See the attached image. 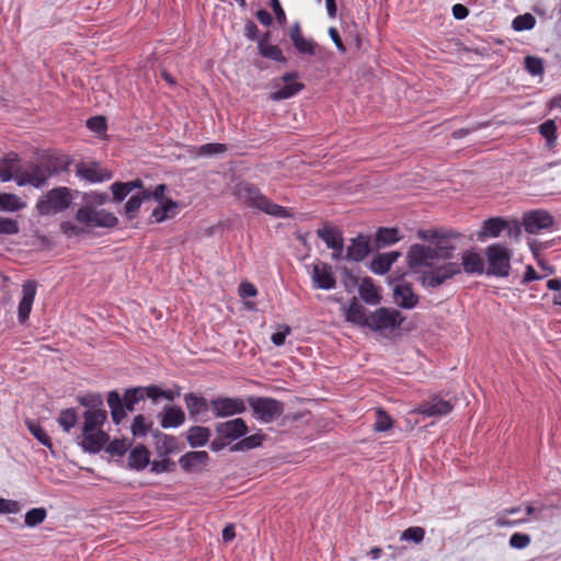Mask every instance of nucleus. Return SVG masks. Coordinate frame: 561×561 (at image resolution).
Listing matches in <instances>:
<instances>
[{"instance_id": "15", "label": "nucleus", "mask_w": 561, "mask_h": 561, "mask_svg": "<svg viewBox=\"0 0 561 561\" xmlns=\"http://www.w3.org/2000/svg\"><path fill=\"white\" fill-rule=\"evenodd\" d=\"M453 410V404L449 401L434 396L430 400L420 404L414 412L426 416H442L446 415Z\"/></svg>"}, {"instance_id": "6", "label": "nucleus", "mask_w": 561, "mask_h": 561, "mask_svg": "<svg viewBox=\"0 0 561 561\" xmlns=\"http://www.w3.org/2000/svg\"><path fill=\"white\" fill-rule=\"evenodd\" d=\"M71 202L72 194L70 188L65 186L55 187L38 199L36 210L41 216L56 215L66 210Z\"/></svg>"}, {"instance_id": "29", "label": "nucleus", "mask_w": 561, "mask_h": 561, "mask_svg": "<svg viewBox=\"0 0 561 561\" xmlns=\"http://www.w3.org/2000/svg\"><path fill=\"white\" fill-rule=\"evenodd\" d=\"M185 422V414L181 408L165 407L161 416L163 428L179 427Z\"/></svg>"}, {"instance_id": "18", "label": "nucleus", "mask_w": 561, "mask_h": 561, "mask_svg": "<svg viewBox=\"0 0 561 561\" xmlns=\"http://www.w3.org/2000/svg\"><path fill=\"white\" fill-rule=\"evenodd\" d=\"M370 252L369 238L365 236H357L351 239L350 245L346 249V260L352 262H362Z\"/></svg>"}, {"instance_id": "42", "label": "nucleus", "mask_w": 561, "mask_h": 561, "mask_svg": "<svg viewBox=\"0 0 561 561\" xmlns=\"http://www.w3.org/2000/svg\"><path fill=\"white\" fill-rule=\"evenodd\" d=\"M47 516V512L44 507H36L32 508L28 512H26L24 517L25 526L27 527H35L39 524H42Z\"/></svg>"}, {"instance_id": "64", "label": "nucleus", "mask_w": 561, "mask_h": 561, "mask_svg": "<svg viewBox=\"0 0 561 561\" xmlns=\"http://www.w3.org/2000/svg\"><path fill=\"white\" fill-rule=\"evenodd\" d=\"M451 11H453V15L456 20H463L469 14V10L460 3L455 4L453 7Z\"/></svg>"}, {"instance_id": "38", "label": "nucleus", "mask_w": 561, "mask_h": 561, "mask_svg": "<svg viewBox=\"0 0 561 561\" xmlns=\"http://www.w3.org/2000/svg\"><path fill=\"white\" fill-rule=\"evenodd\" d=\"M458 236H459L458 233L447 232V231L438 230V229L420 230L417 232V237L422 240L430 241V240L436 239L437 240L436 244L439 243L440 241L449 242L448 239H455Z\"/></svg>"}, {"instance_id": "47", "label": "nucleus", "mask_w": 561, "mask_h": 561, "mask_svg": "<svg viewBox=\"0 0 561 561\" xmlns=\"http://www.w3.org/2000/svg\"><path fill=\"white\" fill-rule=\"evenodd\" d=\"M425 530L422 527L413 526L407 528L400 536L401 541H411L420 543L424 540Z\"/></svg>"}, {"instance_id": "9", "label": "nucleus", "mask_w": 561, "mask_h": 561, "mask_svg": "<svg viewBox=\"0 0 561 561\" xmlns=\"http://www.w3.org/2000/svg\"><path fill=\"white\" fill-rule=\"evenodd\" d=\"M248 402L253 415L264 423L273 422L284 412L283 403L272 398L249 397Z\"/></svg>"}, {"instance_id": "36", "label": "nucleus", "mask_w": 561, "mask_h": 561, "mask_svg": "<svg viewBox=\"0 0 561 561\" xmlns=\"http://www.w3.org/2000/svg\"><path fill=\"white\" fill-rule=\"evenodd\" d=\"M260 54L268 59H273L277 62L285 64L286 58L284 57L280 48L276 45H271L266 39H261L257 45Z\"/></svg>"}, {"instance_id": "21", "label": "nucleus", "mask_w": 561, "mask_h": 561, "mask_svg": "<svg viewBox=\"0 0 561 561\" xmlns=\"http://www.w3.org/2000/svg\"><path fill=\"white\" fill-rule=\"evenodd\" d=\"M344 316L347 322L358 327H368L369 316L366 314V309L354 297L347 308H344Z\"/></svg>"}, {"instance_id": "26", "label": "nucleus", "mask_w": 561, "mask_h": 561, "mask_svg": "<svg viewBox=\"0 0 561 561\" xmlns=\"http://www.w3.org/2000/svg\"><path fill=\"white\" fill-rule=\"evenodd\" d=\"M317 236L331 250H340L342 242H344L342 232L327 225L317 230Z\"/></svg>"}, {"instance_id": "25", "label": "nucleus", "mask_w": 561, "mask_h": 561, "mask_svg": "<svg viewBox=\"0 0 561 561\" xmlns=\"http://www.w3.org/2000/svg\"><path fill=\"white\" fill-rule=\"evenodd\" d=\"M358 294L364 302L376 306L381 301L379 289L370 277H365L358 286Z\"/></svg>"}, {"instance_id": "31", "label": "nucleus", "mask_w": 561, "mask_h": 561, "mask_svg": "<svg viewBox=\"0 0 561 561\" xmlns=\"http://www.w3.org/2000/svg\"><path fill=\"white\" fill-rule=\"evenodd\" d=\"M211 432L208 427L204 426H192L187 431V443L191 447H203L205 446L209 438H210Z\"/></svg>"}, {"instance_id": "12", "label": "nucleus", "mask_w": 561, "mask_h": 561, "mask_svg": "<svg viewBox=\"0 0 561 561\" xmlns=\"http://www.w3.org/2000/svg\"><path fill=\"white\" fill-rule=\"evenodd\" d=\"M216 417H228L245 412L247 407L241 398L218 397L209 401Z\"/></svg>"}, {"instance_id": "40", "label": "nucleus", "mask_w": 561, "mask_h": 561, "mask_svg": "<svg viewBox=\"0 0 561 561\" xmlns=\"http://www.w3.org/2000/svg\"><path fill=\"white\" fill-rule=\"evenodd\" d=\"M57 422L60 427L68 433L78 422L75 409H65L60 411Z\"/></svg>"}, {"instance_id": "59", "label": "nucleus", "mask_w": 561, "mask_h": 561, "mask_svg": "<svg viewBox=\"0 0 561 561\" xmlns=\"http://www.w3.org/2000/svg\"><path fill=\"white\" fill-rule=\"evenodd\" d=\"M87 126L92 131L102 133L106 129V122L103 116H94L87 121Z\"/></svg>"}, {"instance_id": "28", "label": "nucleus", "mask_w": 561, "mask_h": 561, "mask_svg": "<svg viewBox=\"0 0 561 561\" xmlns=\"http://www.w3.org/2000/svg\"><path fill=\"white\" fill-rule=\"evenodd\" d=\"M208 461V454L204 450L188 451L180 457L179 463L184 471H193L197 466H204Z\"/></svg>"}, {"instance_id": "2", "label": "nucleus", "mask_w": 561, "mask_h": 561, "mask_svg": "<svg viewBox=\"0 0 561 561\" xmlns=\"http://www.w3.org/2000/svg\"><path fill=\"white\" fill-rule=\"evenodd\" d=\"M106 420L107 412L104 409L87 410L83 413L80 446L84 451L96 454L107 443L108 435L102 428Z\"/></svg>"}, {"instance_id": "43", "label": "nucleus", "mask_w": 561, "mask_h": 561, "mask_svg": "<svg viewBox=\"0 0 561 561\" xmlns=\"http://www.w3.org/2000/svg\"><path fill=\"white\" fill-rule=\"evenodd\" d=\"M535 24H536L535 16L533 14H530V13H525V14H522V15H517L513 20L512 27L516 32H522V31L531 30L535 26Z\"/></svg>"}, {"instance_id": "8", "label": "nucleus", "mask_w": 561, "mask_h": 561, "mask_svg": "<svg viewBox=\"0 0 561 561\" xmlns=\"http://www.w3.org/2000/svg\"><path fill=\"white\" fill-rule=\"evenodd\" d=\"M76 219L88 228H114L118 224L113 213L91 205L81 206L76 213Z\"/></svg>"}, {"instance_id": "41", "label": "nucleus", "mask_w": 561, "mask_h": 561, "mask_svg": "<svg viewBox=\"0 0 561 561\" xmlns=\"http://www.w3.org/2000/svg\"><path fill=\"white\" fill-rule=\"evenodd\" d=\"M152 426V422H147L142 414H138L134 417L130 431L134 436L142 437L146 436Z\"/></svg>"}, {"instance_id": "50", "label": "nucleus", "mask_w": 561, "mask_h": 561, "mask_svg": "<svg viewBox=\"0 0 561 561\" xmlns=\"http://www.w3.org/2000/svg\"><path fill=\"white\" fill-rule=\"evenodd\" d=\"M377 421L374 424L376 432H386L392 426L391 417L381 409L377 410Z\"/></svg>"}, {"instance_id": "57", "label": "nucleus", "mask_w": 561, "mask_h": 561, "mask_svg": "<svg viewBox=\"0 0 561 561\" xmlns=\"http://www.w3.org/2000/svg\"><path fill=\"white\" fill-rule=\"evenodd\" d=\"M84 205H91L93 207L104 205L108 201V195L105 193H90L85 194Z\"/></svg>"}, {"instance_id": "34", "label": "nucleus", "mask_w": 561, "mask_h": 561, "mask_svg": "<svg viewBox=\"0 0 561 561\" xmlns=\"http://www.w3.org/2000/svg\"><path fill=\"white\" fill-rule=\"evenodd\" d=\"M150 198V191L142 190L135 195H133L127 203L125 204V214L128 219H133L136 216L137 210L140 208L141 204Z\"/></svg>"}, {"instance_id": "53", "label": "nucleus", "mask_w": 561, "mask_h": 561, "mask_svg": "<svg viewBox=\"0 0 561 561\" xmlns=\"http://www.w3.org/2000/svg\"><path fill=\"white\" fill-rule=\"evenodd\" d=\"M79 402L88 408V410L92 409H103V399L100 394H88L79 398Z\"/></svg>"}, {"instance_id": "51", "label": "nucleus", "mask_w": 561, "mask_h": 561, "mask_svg": "<svg viewBox=\"0 0 561 561\" xmlns=\"http://www.w3.org/2000/svg\"><path fill=\"white\" fill-rule=\"evenodd\" d=\"M60 230L68 238L79 237L85 232L84 228L78 226L72 221H62L60 224Z\"/></svg>"}, {"instance_id": "58", "label": "nucleus", "mask_w": 561, "mask_h": 561, "mask_svg": "<svg viewBox=\"0 0 561 561\" xmlns=\"http://www.w3.org/2000/svg\"><path fill=\"white\" fill-rule=\"evenodd\" d=\"M19 232V225L14 219L0 217V233L1 234H16Z\"/></svg>"}, {"instance_id": "11", "label": "nucleus", "mask_w": 561, "mask_h": 561, "mask_svg": "<svg viewBox=\"0 0 561 561\" xmlns=\"http://www.w3.org/2000/svg\"><path fill=\"white\" fill-rule=\"evenodd\" d=\"M504 230H507L508 237L518 238L520 234V228L517 222H511L495 217L483 222V226L479 231V239H484L486 237L496 238Z\"/></svg>"}, {"instance_id": "20", "label": "nucleus", "mask_w": 561, "mask_h": 561, "mask_svg": "<svg viewBox=\"0 0 561 561\" xmlns=\"http://www.w3.org/2000/svg\"><path fill=\"white\" fill-rule=\"evenodd\" d=\"M77 175L81 179H84L91 183H99L103 182L105 180H110L112 178V174L102 170L99 164L91 163H79L77 164Z\"/></svg>"}, {"instance_id": "61", "label": "nucleus", "mask_w": 561, "mask_h": 561, "mask_svg": "<svg viewBox=\"0 0 561 561\" xmlns=\"http://www.w3.org/2000/svg\"><path fill=\"white\" fill-rule=\"evenodd\" d=\"M290 328L288 325L283 327V331L275 332L271 336V341L274 345L280 346L285 343L286 336L290 333Z\"/></svg>"}, {"instance_id": "30", "label": "nucleus", "mask_w": 561, "mask_h": 561, "mask_svg": "<svg viewBox=\"0 0 561 561\" xmlns=\"http://www.w3.org/2000/svg\"><path fill=\"white\" fill-rule=\"evenodd\" d=\"M178 203L167 198L165 202L160 203V205L154 208L151 213V221L153 222H162L168 218H173L176 215Z\"/></svg>"}, {"instance_id": "27", "label": "nucleus", "mask_w": 561, "mask_h": 561, "mask_svg": "<svg viewBox=\"0 0 561 561\" xmlns=\"http://www.w3.org/2000/svg\"><path fill=\"white\" fill-rule=\"evenodd\" d=\"M400 252L392 251L378 254L370 263V270L378 275L386 274L391 265L398 260Z\"/></svg>"}, {"instance_id": "32", "label": "nucleus", "mask_w": 561, "mask_h": 561, "mask_svg": "<svg viewBox=\"0 0 561 561\" xmlns=\"http://www.w3.org/2000/svg\"><path fill=\"white\" fill-rule=\"evenodd\" d=\"M149 463V451L142 445L136 446L129 453L128 466L136 470L145 469Z\"/></svg>"}, {"instance_id": "56", "label": "nucleus", "mask_w": 561, "mask_h": 561, "mask_svg": "<svg viewBox=\"0 0 561 561\" xmlns=\"http://www.w3.org/2000/svg\"><path fill=\"white\" fill-rule=\"evenodd\" d=\"M21 510L18 501L0 497V514H18Z\"/></svg>"}, {"instance_id": "39", "label": "nucleus", "mask_w": 561, "mask_h": 561, "mask_svg": "<svg viewBox=\"0 0 561 561\" xmlns=\"http://www.w3.org/2000/svg\"><path fill=\"white\" fill-rule=\"evenodd\" d=\"M378 247H387L399 240L396 228H379L375 237Z\"/></svg>"}, {"instance_id": "45", "label": "nucleus", "mask_w": 561, "mask_h": 561, "mask_svg": "<svg viewBox=\"0 0 561 561\" xmlns=\"http://www.w3.org/2000/svg\"><path fill=\"white\" fill-rule=\"evenodd\" d=\"M264 436L261 434H253L242 438L238 442L231 450H248L260 446L263 442Z\"/></svg>"}, {"instance_id": "22", "label": "nucleus", "mask_w": 561, "mask_h": 561, "mask_svg": "<svg viewBox=\"0 0 561 561\" xmlns=\"http://www.w3.org/2000/svg\"><path fill=\"white\" fill-rule=\"evenodd\" d=\"M19 161L18 154L13 152L0 158V179L2 182H8L12 179L15 180L16 174L22 171Z\"/></svg>"}, {"instance_id": "49", "label": "nucleus", "mask_w": 561, "mask_h": 561, "mask_svg": "<svg viewBox=\"0 0 561 561\" xmlns=\"http://www.w3.org/2000/svg\"><path fill=\"white\" fill-rule=\"evenodd\" d=\"M525 68L533 76H540L543 73V62L539 57L527 56L525 58Z\"/></svg>"}, {"instance_id": "44", "label": "nucleus", "mask_w": 561, "mask_h": 561, "mask_svg": "<svg viewBox=\"0 0 561 561\" xmlns=\"http://www.w3.org/2000/svg\"><path fill=\"white\" fill-rule=\"evenodd\" d=\"M26 426L31 434L44 446L51 448L53 444L50 437L42 428V426L33 421H26Z\"/></svg>"}, {"instance_id": "13", "label": "nucleus", "mask_w": 561, "mask_h": 561, "mask_svg": "<svg viewBox=\"0 0 561 561\" xmlns=\"http://www.w3.org/2000/svg\"><path fill=\"white\" fill-rule=\"evenodd\" d=\"M311 279L313 287L318 289L330 290L336 285L332 267L328 263L314 264L312 267Z\"/></svg>"}, {"instance_id": "54", "label": "nucleus", "mask_w": 561, "mask_h": 561, "mask_svg": "<svg viewBox=\"0 0 561 561\" xmlns=\"http://www.w3.org/2000/svg\"><path fill=\"white\" fill-rule=\"evenodd\" d=\"M129 448L125 439H114L107 445L106 451L111 455L123 456Z\"/></svg>"}, {"instance_id": "1", "label": "nucleus", "mask_w": 561, "mask_h": 561, "mask_svg": "<svg viewBox=\"0 0 561 561\" xmlns=\"http://www.w3.org/2000/svg\"><path fill=\"white\" fill-rule=\"evenodd\" d=\"M455 245L440 241L435 247L414 244L408 252V264L419 274L417 280L424 288H438L461 273L460 264L453 259Z\"/></svg>"}, {"instance_id": "37", "label": "nucleus", "mask_w": 561, "mask_h": 561, "mask_svg": "<svg viewBox=\"0 0 561 561\" xmlns=\"http://www.w3.org/2000/svg\"><path fill=\"white\" fill-rule=\"evenodd\" d=\"M304 89V84L300 82H291L285 84L283 88L271 93L270 99L273 101H282L289 99L300 92Z\"/></svg>"}, {"instance_id": "46", "label": "nucleus", "mask_w": 561, "mask_h": 561, "mask_svg": "<svg viewBox=\"0 0 561 561\" xmlns=\"http://www.w3.org/2000/svg\"><path fill=\"white\" fill-rule=\"evenodd\" d=\"M556 131L557 126L552 119H548L539 126V133L546 138L549 148H551L556 142Z\"/></svg>"}, {"instance_id": "62", "label": "nucleus", "mask_w": 561, "mask_h": 561, "mask_svg": "<svg viewBox=\"0 0 561 561\" xmlns=\"http://www.w3.org/2000/svg\"><path fill=\"white\" fill-rule=\"evenodd\" d=\"M239 294L242 298L254 297L256 296L257 290L254 285L245 282L240 284Z\"/></svg>"}, {"instance_id": "63", "label": "nucleus", "mask_w": 561, "mask_h": 561, "mask_svg": "<svg viewBox=\"0 0 561 561\" xmlns=\"http://www.w3.org/2000/svg\"><path fill=\"white\" fill-rule=\"evenodd\" d=\"M271 7L276 15V20L280 25H284L286 22V15L285 12L279 3L278 0H271Z\"/></svg>"}, {"instance_id": "35", "label": "nucleus", "mask_w": 561, "mask_h": 561, "mask_svg": "<svg viewBox=\"0 0 561 561\" xmlns=\"http://www.w3.org/2000/svg\"><path fill=\"white\" fill-rule=\"evenodd\" d=\"M26 207V204L15 194L0 193V210L18 211Z\"/></svg>"}, {"instance_id": "5", "label": "nucleus", "mask_w": 561, "mask_h": 561, "mask_svg": "<svg viewBox=\"0 0 561 561\" xmlns=\"http://www.w3.org/2000/svg\"><path fill=\"white\" fill-rule=\"evenodd\" d=\"M142 400V390L138 387L127 389L123 397H121L116 390L110 391L107 394V404L113 422L119 424L126 417V412L133 411L135 405Z\"/></svg>"}, {"instance_id": "24", "label": "nucleus", "mask_w": 561, "mask_h": 561, "mask_svg": "<svg viewBox=\"0 0 561 561\" xmlns=\"http://www.w3.org/2000/svg\"><path fill=\"white\" fill-rule=\"evenodd\" d=\"M460 268L468 274H482L484 273V262L479 253L472 251H465L461 254Z\"/></svg>"}, {"instance_id": "17", "label": "nucleus", "mask_w": 561, "mask_h": 561, "mask_svg": "<svg viewBox=\"0 0 561 561\" xmlns=\"http://www.w3.org/2000/svg\"><path fill=\"white\" fill-rule=\"evenodd\" d=\"M216 433L231 442L244 436L248 433V426L242 419H234L218 423L216 425Z\"/></svg>"}, {"instance_id": "7", "label": "nucleus", "mask_w": 561, "mask_h": 561, "mask_svg": "<svg viewBox=\"0 0 561 561\" xmlns=\"http://www.w3.org/2000/svg\"><path fill=\"white\" fill-rule=\"evenodd\" d=\"M484 254L488 263V275H494L497 277L508 276L512 257L510 249L501 243H494L485 249Z\"/></svg>"}, {"instance_id": "23", "label": "nucleus", "mask_w": 561, "mask_h": 561, "mask_svg": "<svg viewBox=\"0 0 561 561\" xmlns=\"http://www.w3.org/2000/svg\"><path fill=\"white\" fill-rule=\"evenodd\" d=\"M184 402L192 420L207 412L210 407L209 402L202 396L194 392L184 394Z\"/></svg>"}, {"instance_id": "10", "label": "nucleus", "mask_w": 561, "mask_h": 561, "mask_svg": "<svg viewBox=\"0 0 561 561\" xmlns=\"http://www.w3.org/2000/svg\"><path fill=\"white\" fill-rule=\"evenodd\" d=\"M400 311L381 307L369 314L368 327L373 331L393 330L403 322Z\"/></svg>"}, {"instance_id": "16", "label": "nucleus", "mask_w": 561, "mask_h": 561, "mask_svg": "<svg viewBox=\"0 0 561 561\" xmlns=\"http://www.w3.org/2000/svg\"><path fill=\"white\" fill-rule=\"evenodd\" d=\"M36 295V283L27 280L22 286V299L18 307V318L20 323H24L31 313L34 298Z\"/></svg>"}, {"instance_id": "19", "label": "nucleus", "mask_w": 561, "mask_h": 561, "mask_svg": "<svg viewBox=\"0 0 561 561\" xmlns=\"http://www.w3.org/2000/svg\"><path fill=\"white\" fill-rule=\"evenodd\" d=\"M393 300L402 309H413L419 302V296L409 284H398L393 288Z\"/></svg>"}, {"instance_id": "60", "label": "nucleus", "mask_w": 561, "mask_h": 561, "mask_svg": "<svg viewBox=\"0 0 561 561\" xmlns=\"http://www.w3.org/2000/svg\"><path fill=\"white\" fill-rule=\"evenodd\" d=\"M142 390V396L145 398H150L153 401L158 400L159 398H162V394H164V390L160 389L157 386H149V387H138Z\"/></svg>"}, {"instance_id": "52", "label": "nucleus", "mask_w": 561, "mask_h": 561, "mask_svg": "<svg viewBox=\"0 0 561 561\" xmlns=\"http://www.w3.org/2000/svg\"><path fill=\"white\" fill-rule=\"evenodd\" d=\"M293 44L300 54H306L310 56H313L316 54V44L311 39L305 38L302 36Z\"/></svg>"}, {"instance_id": "33", "label": "nucleus", "mask_w": 561, "mask_h": 561, "mask_svg": "<svg viewBox=\"0 0 561 561\" xmlns=\"http://www.w3.org/2000/svg\"><path fill=\"white\" fill-rule=\"evenodd\" d=\"M142 182L140 180H135L130 182H115L111 185V191L113 193V197L116 202H122L128 194H130L135 188H141Z\"/></svg>"}, {"instance_id": "14", "label": "nucleus", "mask_w": 561, "mask_h": 561, "mask_svg": "<svg viewBox=\"0 0 561 561\" xmlns=\"http://www.w3.org/2000/svg\"><path fill=\"white\" fill-rule=\"evenodd\" d=\"M553 217L546 210H535L524 217V227L528 233L536 234L553 225Z\"/></svg>"}, {"instance_id": "48", "label": "nucleus", "mask_w": 561, "mask_h": 561, "mask_svg": "<svg viewBox=\"0 0 561 561\" xmlns=\"http://www.w3.org/2000/svg\"><path fill=\"white\" fill-rule=\"evenodd\" d=\"M226 150H227V146L224 144H217V142L205 144L197 148V154L209 157V156L221 154V153L226 152Z\"/></svg>"}, {"instance_id": "3", "label": "nucleus", "mask_w": 561, "mask_h": 561, "mask_svg": "<svg viewBox=\"0 0 561 561\" xmlns=\"http://www.w3.org/2000/svg\"><path fill=\"white\" fill-rule=\"evenodd\" d=\"M236 195L239 199L247 203L250 207H254L267 215L286 218L289 216L286 208L273 203L261 191L251 183L241 182L236 186Z\"/></svg>"}, {"instance_id": "55", "label": "nucleus", "mask_w": 561, "mask_h": 561, "mask_svg": "<svg viewBox=\"0 0 561 561\" xmlns=\"http://www.w3.org/2000/svg\"><path fill=\"white\" fill-rule=\"evenodd\" d=\"M530 541L529 535L515 533L510 538V546L514 549H524L529 546Z\"/></svg>"}, {"instance_id": "4", "label": "nucleus", "mask_w": 561, "mask_h": 561, "mask_svg": "<svg viewBox=\"0 0 561 561\" xmlns=\"http://www.w3.org/2000/svg\"><path fill=\"white\" fill-rule=\"evenodd\" d=\"M61 163L58 158L50 157L37 164H31L16 174L15 182L19 186L32 185L37 188L42 187L48 179L59 173Z\"/></svg>"}]
</instances>
